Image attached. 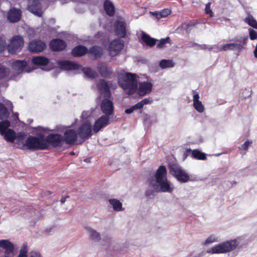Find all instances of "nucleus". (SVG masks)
Returning a JSON list of instances; mask_svg holds the SVG:
<instances>
[{
	"instance_id": "38",
	"label": "nucleus",
	"mask_w": 257,
	"mask_h": 257,
	"mask_svg": "<svg viewBox=\"0 0 257 257\" xmlns=\"http://www.w3.org/2000/svg\"><path fill=\"white\" fill-rule=\"evenodd\" d=\"M89 53L93 55L94 57H98L102 53V50L98 47H93L90 50Z\"/></svg>"
},
{
	"instance_id": "24",
	"label": "nucleus",
	"mask_w": 257,
	"mask_h": 257,
	"mask_svg": "<svg viewBox=\"0 0 257 257\" xmlns=\"http://www.w3.org/2000/svg\"><path fill=\"white\" fill-rule=\"evenodd\" d=\"M87 233L89 235V238L95 242L99 241L101 239L100 234L96 230L91 228L90 227H86Z\"/></svg>"
},
{
	"instance_id": "32",
	"label": "nucleus",
	"mask_w": 257,
	"mask_h": 257,
	"mask_svg": "<svg viewBox=\"0 0 257 257\" xmlns=\"http://www.w3.org/2000/svg\"><path fill=\"white\" fill-rule=\"evenodd\" d=\"M245 23L250 26L257 29V22L251 15H248L244 20Z\"/></svg>"
},
{
	"instance_id": "41",
	"label": "nucleus",
	"mask_w": 257,
	"mask_h": 257,
	"mask_svg": "<svg viewBox=\"0 0 257 257\" xmlns=\"http://www.w3.org/2000/svg\"><path fill=\"white\" fill-rule=\"evenodd\" d=\"M15 254L14 245L5 250V257H14Z\"/></svg>"
},
{
	"instance_id": "8",
	"label": "nucleus",
	"mask_w": 257,
	"mask_h": 257,
	"mask_svg": "<svg viewBox=\"0 0 257 257\" xmlns=\"http://www.w3.org/2000/svg\"><path fill=\"white\" fill-rule=\"evenodd\" d=\"M241 238L237 237L234 239L228 240L219 243L211 247L207 251L210 253H223L234 249L240 242Z\"/></svg>"
},
{
	"instance_id": "2",
	"label": "nucleus",
	"mask_w": 257,
	"mask_h": 257,
	"mask_svg": "<svg viewBox=\"0 0 257 257\" xmlns=\"http://www.w3.org/2000/svg\"><path fill=\"white\" fill-rule=\"evenodd\" d=\"M167 169L164 166H161L155 174V180L150 182V186L156 192H172L174 189L173 184L168 180Z\"/></svg>"
},
{
	"instance_id": "50",
	"label": "nucleus",
	"mask_w": 257,
	"mask_h": 257,
	"mask_svg": "<svg viewBox=\"0 0 257 257\" xmlns=\"http://www.w3.org/2000/svg\"><path fill=\"white\" fill-rule=\"evenodd\" d=\"M253 54L254 57L257 58V44L256 45L255 48L253 51Z\"/></svg>"
},
{
	"instance_id": "25",
	"label": "nucleus",
	"mask_w": 257,
	"mask_h": 257,
	"mask_svg": "<svg viewBox=\"0 0 257 257\" xmlns=\"http://www.w3.org/2000/svg\"><path fill=\"white\" fill-rule=\"evenodd\" d=\"M186 153H191L192 157L198 160H204L206 159L205 154L201 152L198 150L192 151L191 149H188L186 150Z\"/></svg>"
},
{
	"instance_id": "45",
	"label": "nucleus",
	"mask_w": 257,
	"mask_h": 257,
	"mask_svg": "<svg viewBox=\"0 0 257 257\" xmlns=\"http://www.w3.org/2000/svg\"><path fill=\"white\" fill-rule=\"evenodd\" d=\"M7 72V69L2 65H0V78H3L6 76Z\"/></svg>"
},
{
	"instance_id": "10",
	"label": "nucleus",
	"mask_w": 257,
	"mask_h": 257,
	"mask_svg": "<svg viewBox=\"0 0 257 257\" xmlns=\"http://www.w3.org/2000/svg\"><path fill=\"white\" fill-rule=\"evenodd\" d=\"M48 149L47 144L42 136H29L26 139V150H42Z\"/></svg>"
},
{
	"instance_id": "46",
	"label": "nucleus",
	"mask_w": 257,
	"mask_h": 257,
	"mask_svg": "<svg viewBox=\"0 0 257 257\" xmlns=\"http://www.w3.org/2000/svg\"><path fill=\"white\" fill-rule=\"evenodd\" d=\"M29 257H42V255L40 252L33 250L30 252Z\"/></svg>"
},
{
	"instance_id": "37",
	"label": "nucleus",
	"mask_w": 257,
	"mask_h": 257,
	"mask_svg": "<svg viewBox=\"0 0 257 257\" xmlns=\"http://www.w3.org/2000/svg\"><path fill=\"white\" fill-rule=\"evenodd\" d=\"M14 245L11 242L8 240L2 239L0 240V247L5 249V250L10 248Z\"/></svg>"
},
{
	"instance_id": "30",
	"label": "nucleus",
	"mask_w": 257,
	"mask_h": 257,
	"mask_svg": "<svg viewBox=\"0 0 257 257\" xmlns=\"http://www.w3.org/2000/svg\"><path fill=\"white\" fill-rule=\"evenodd\" d=\"M143 42L150 47L153 46L156 43V40L150 37L148 35L143 33L141 37Z\"/></svg>"
},
{
	"instance_id": "7",
	"label": "nucleus",
	"mask_w": 257,
	"mask_h": 257,
	"mask_svg": "<svg viewBox=\"0 0 257 257\" xmlns=\"http://www.w3.org/2000/svg\"><path fill=\"white\" fill-rule=\"evenodd\" d=\"M248 40L247 37H244L240 40H235L236 42H240V43H227L220 46H214L213 47H209L206 45L199 46L200 49H214L216 51H227L228 50H237L239 51L242 50L244 47L243 45L246 44Z\"/></svg>"
},
{
	"instance_id": "26",
	"label": "nucleus",
	"mask_w": 257,
	"mask_h": 257,
	"mask_svg": "<svg viewBox=\"0 0 257 257\" xmlns=\"http://www.w3.org/2000/svg\"><path fill=\"white\" fill-rule=\"evenodd\" d=\"M153 16H155L157 19L166 18L171 13V11L169 9H165L159 12L151 13Z\"/></svg>"
},
{
	"instance_id": "52",
	"label": "nucleus",
	"mask_w": 257,
	"mask_h": 257,
	"mask_svg": "<svg viewBox=\"0 0 257 257\" xmlns=\"http://www.w3.org/2000/svg\"><path fill=\"white\" fill-rule=\"evenodd\" d=\"M61 202H62V203H63L64 202H65V199H61Z\"/></svg>"
},
{
	"instance_id": "48",
	"label": "nucleus",
	"mask_w": 257,
	"mask_h": 257,
	"mask_svg": "<svg viewBox=\"0 0 257 257\" xmlns=\"http://www.w3.org/2000/svg\"><path fill=\"white\" fill-rule=\"evenodd\" d=\"M144 105L143 104V102L142 101L138 103L137 104H136V105H135L134 106L135 107V109H140V108H141L142 107H143V106H144Z\"/></svg>"
},
{
	"instance_id": "39",
	"label": "nucleus",
	"mask_w": 257,
	"mask_h": 257,
	"mask_svg": "<svg viewBox=\"0 0 257 257\" xmlns=\"http://www.w3.org/2000/svg\"><path fill=\"white\" fill-rule=\"evenodd\" d=\"M27 252H28V246L27 244L24 243L23 244L20 253L18 255V257H27Z\"/></svg>"
},
{
	"instance_id": "21",
	"label": "nucleus",
	"mask_w": 257,
	"mask_h": 257,
	"mask_svg": "<svg viewBox=\"0 0 257 257\" xmlns=\"http://www.w3.org/2000/svg\"><path fill=\"white\" fill-rule=\"evenodd\" d=\"M26 135L24 133H19L17 134L15 143L16 144L17 147L19 149L22 150H26Z\"/></svg>"
},
{
	"instance_id": "51",
	"label": "nucleus",
	"mask_w": 257,
	"mask_h": 257,
	"mask_svg": "<svg viewBox=\"0 0 257 257\" xmlns=\"http://www.w3.org/2000/svg\"><path fill=\"white\" fill-rule=\"evenodd\" d=\"M141 101L143 102V104L145 105V104L148 103L149 102V99L146 98V99H144V100H142Z\"/></svg>"
},
{
	"instance_id": "9",
	"label": "nucleus",
	"mask_w": 257,
	"mask_h": 257,
	"mask_svg": "<svg viewBox=\"0 0 257 257\" xmlns=\"http://www.w3.org/2000/svg\"><path fill=\"white\" fill-rule=\"evenodd\" d=\"M59 67L64 70H81L86 76L89 78H94L96 73L89 68H82L77 63L69 61H62L58 63Z\"/></svg>"
},
{
	"instance_id": "27",
	"label": "nucleus",
	"mask_w": 257,
	"mask_h": 257,
	"mask_svg": "<svg viewBox=\"0 0 257 257\" xmlns=\"http://www.w3.org/2000/svg\"><path fill=\"white\" fill-rule=\"evenodd\" d=\"M32 63L38 66H42L46 65L48 62V60L43 57H37L33 58L32 60Z\"/></svg>"
},
{
	"instance_id": "49",
	"label": "nucleus",
	"mask_w": 257,
	"mask_h": 257,
	"mask_svg": "<svg viewBox=\"0 0 257 257\" xmlns=\"http://www.w3.org/2000/svg\"><path fill=\"white\" fill-rule=\"evenodd\" d=\"M135 109V107L133 106H132L131 108L126 109L125 110V112L126 113L130 114V113H132Z\"/></svg>"
},
{
	"instance_id": "47",
	"label": "nucleus",
	"mask_w": 257,
	"mask_h": 257,
	"mask_svg": "<svg viewBox=\"0 0 257 257\" xmlns=\"http://www.w3.org/2000/svg\"><path fill=\"white\" fill-rule=\"evenodd\" d=\"M144 105L143 104V102L142 101L138 103L137 104H136V105H135L134 106L135 107V109H140V108H141L142 107H143V106H144Z\"/></svg>"
},
{
	"instance_id": "28",
	"label": "nucleus",
	"mask_w": 257,
	"mask_h": 257,
	"mask_svg": "<svg viewBox=\"0 0 257 257\" xmlns=\"http://www.w3.org/2000/svg\"><path fill=\"white\" fill-rule=\"evenodd\" d=\"M87 52V48L81 45L75 47L72 51L73 55L76 56L83 55L85 54Z\"/></svg>"
},
{
	"instance_id": "40",
	"label": "nucleus",
	"mask_w": 257,
	"mask_h": 257,
	"mask_svg": "<svg viewBox=\"0 0 257 257\" xmlns=\"http://www.w3.org/2000/svg\"><path fill=\"white\" fill-rule=\"evenodd\" d=\"M167 44H170L169 37L160 40L159 43L157 44V47L159 48H163L166 47Z\"/></svg>"
},
{
	"instance_id": "23",
	"label": "nucleus",
	"mask_w": 257,
	"mask_h": 257,
	"mask_svg": "<svg viewBox=\"0 0 257 257\" xmlns=\"http://www.w3.org/2000/svg\"><path fill=\"white\" fill-rule=\"evenodd\" d=\"M50 47L54 51H61L66 47V44L60 39H55L51 42Z\"/></svg>"
},
{
	"instance_id": "19",
	"label": "nucleus",
	"mask_w": 257,
	"mask_h": 257,
	"mask_svg": "<svg viewBox=\"0 0 257 257\" xmlns=\"http://www.w3.org/2000/svg\"><path fill=\"white\" fill-rule=\"evenodd\" d=\"M45 44L41 41H34L30 43L28 49L32 52H39L44 49Z\"/></svg>"
},
{
	"instance_id": "20",
	"label": "nucleus",
	"mask_w": 257,
	"mask_h": 257,
	"mask_svg": "<svg viewBox=\"0 0 257 257\" xmlns=\"http://www.w3.org/2000/svg\"><path fill=\"white\" fill-rule=\"evenodd\" d=\"M193 106L194 109L199 113L204 111V106L199 100V95L195 92H194L193 96Z\"/></svg>"
},
{
	"instance_id": "54",
	"label": "nucleus",
	"mask_w": 257,
	"mask_h": 257,
	"mask_svg": "<svg viewBox=\"0 0 257 257\" xmlns=\"http://www.w3.org/2000/svg\"><path fill=\"white\" fill-rule=\"evenodd\" d=\"M9 103H10V105L12 106V103H11L10 102H9Z\"/></svg>"
},
{
	"instance_id": "43",
	"label": "nucleus",
	"mask_w": 257,
	"mask_h": 257,
	"mask_svg": "<svg viewBox=\"0 0 257 257\" xmlns=\"http://www.w3.org/2000/svg\"><path fill=\"white\" fill-rule=\"evenodd\" d=\"M252 143L251 141L247 140L241 145L240 149L247 151L248 149V147L251 145Z\"/></svg>"
},
{
	"instance_id": "1",
	"label": "nucleus",
	"mask_w": 257,
	"mask_h": 257,
	"mask_svg": "<svg viewBox=\"0 0 257 257\" xmlns=\"http://www.w3.org/2000/svg\"><path fill=\"white\" fill-rule=\"evenodd\" d=\"M90 115L89 111H83L80 120L76 119L71 126L63 128V139L66 144H73L78 137L87 139L92 135Z\"/></svg>"
},
{
	"instance_id": "31",
	"label": "nucleus",
	"mask_w": 257,
	"mask_h": 257,
	"mask_svg": "<svg viewBox=\"0 0 257 257\" xmlns=\"http://www.w3.org/2000/svg\"><path fill=\"white\" fill-rule=\"evenodd\" d=\"M104 8L106 13L110 16L113 15L114 13V8L111 2L106 1L104 4Z\"/></svg>"
},
{
	"instance_id": "34",
	"label": "nucleus",
	"mask_w": 257,
	"mask_h": 257,
	"mask_svg": "<svg viewBox=\"0 0 257 257\" xmlns=\"http://www.w3.org/2000/svg\"><path fill=\"white\" fill-rule=\"evenodd\" d=\"M9 116V112L5 105L0 103V119L7 118Z\"/></svg>"
},
{
	"instance_id": "13",
	"label": "nucleus",
	"mask_w": 257,
	"mask_h": 257,
	"mask_svg": "<svg viewBox=\"0 0 257 257\" xmlns=\"http://www.w3.org/2000/svg\"><path fill=\"white\" fill-rule=\"evenodd\" d=\"M44 141L47 144L48 149L50 146L53 147L61 146L64 142L63 137L58 134H51L47 136Z\"/></svg>"
},
{
	"instance_id": "22",
	"label": "nucleus",
	"mask_w": 257,
	"mask_h": 257,
	"mask_svg": "<svg viewBox=\"0 0 257 257\" xmlns=\"http://www.w3.org/2000/svg\"><path fill=\"white\" fill-rule=\"evenodd\" d=\"M21 17V12L20 10L12 9L8 14V19L10 22L15 23L19 21Z\"/></svg>"
},
{
	"instance_id": "3",
	"label": "nucleus",
	"mask_w": 257,
	"mask_h": 257,
	"mask_svg": "<svg viewBox=\"0 0 257 257\" xmlns=\"http://www.w3.org/2000/svg\"><path fill=\"white\" fill-rule=\"evenodd\" d=\"M118 83L128 94L134 93L137 90L138 76L136 74L122 72L118 74Z\"/></svg>"
},
{
	"instance_id": "12",
	"label": "nucleus",
	"mask_w": 257,
	"mask_h": 257,
	"mask_svg": "<svg viewBox=\"0 0 257 257\" xmlns=\"http://www.w3.org/2000/svg\"><path fill=\"white\" fill-rule=\"evenodd\" d=\"M123 42L119 39L111 41L107 48L109 55L112 57L117 55L123 49Z\"/></svg>"
},
{
	"instance_id": "15",
	"label": "nucleus",
	"mask_w": 257,
	"mask_h": 257,
	"mask_svg": "<svg viewBox=\"0 0 257 257\" xmlns=\"http://www.w3.org/2000/svg\"><path fill=\"white\" fill-rule=\"evenodd\" d=\"M109 116L102 115L98 118L94 122L93 128L91 127L92 132L95 133L98 132L102 128L105 127L108 124Z\"/></svg>"
},
{
	"instance_id": "44",
	"label": "nucleus",
	"mask_w": 257,
	"mask_h": 257,
	"mask_svg": "<svg viewBox=\"0 0 257 257\" xmlns=\"http://www.w3.org/2000/svg\"><path fill=\"white\" fill-rule=\"evenodd\" d=\"M210 5H211V3H208L206 5L205 13L209 15L210 16V17H212L213 16V12L212 11V10L210 9Z\"/></svg>"
},
{
	"instance_id": "18",
	"label": "nucleus",
	"mask_w": 257,
	"mask_h": 257,
	"mask_svg": "<svg viewBox=\"0 0 257 257\" xmlns=\"http://www.w3.org/2000/svg\"><path fill=\"white\" fill-rule=\"evenodd\" d=\"M153 84L149 81L140 83L138 88V93L140 95L144 96L152 91Z\"/></svg>"
},
{
	"instance_id": "36",
	"label": "nucleus",
	"mask_w": 257,
	"mask_h": 257,
	"mask_svg": "<svg viewBox=\"0 0 257 257\" xmlns=\"http://www.w3.org/2000/svg\"><path fill=\"white\" fill-rule=\"evenodd\" d=\"M98 69L101 75L103 76H106L109 73V69L105 64H100L98 66Z\"/></svg>"
},
{
	"instance_id": "29",
	"label": "nucleus",
	"mask_w": 257,
	"mask_h": 257,
	"mask_svg": "<svg viewBox=\"0 0 257 257\" xmlns=\"http://www.w3.org/2000/svg\"><path fill=\"white\" fill-rule=\"evenodd\" d=\"M109 202L112 206L114 210L116 211H121L123 210L122 203L120 201L115 199H111L109 200Z\"/></svg>"
},
{
	"instance_id": "33",
	"label": "nucleus",
	"mask_w": 257,
	"mask_h": 257,
	"mask_svg": "<svg viewBox=\"0 0 257 257\" xmlns=\"http://www.w3.org/2000/svg\"><path fill=\"white\" fill-rule=\"evenodd\" d=\"M159 65L162 69L173 67L174 66V62L171 60H162L160 62Z\"/></svg>"
},
{
	"instance_id": "14",
	"label": "nucleus",
	"mask_w": 257,
	"mask_h": 257,
	"mask_svg": "<svg viewBox=\"0 0 257 257\" xmlns=\"http://www.w3.org/2000/svg\"><path fill=\"white\" fill-rule=\"evenodd\" d=\"M126 24L122 18H118L114 24V28L115 34L120 37H124L126 35Z\"/></svg>"
},
{
	"instance_id": "4",
	"label": "nucleus",
	"mask_w": 257,
	"mask_h": 257,
	"mask_svg": "<svg viewBox=\"0 0 257 257\" xmlns=\"http://www.w3.org/2000/svg\"><path fill=\"white\" fill-rule=\"evenodd\" d=\"M96 87L100 93V97L105 98L101 103V110L105 115L109 116L112 113L113 108L112 101L108 98L110 96L109 87L103 80H100Z\"/></svg>"
},
{
	"instance_id": "16",
	"label": "nucleus",
	"mask_w": 257,
	"mask_h": 257,
	"mask_svg": "<svg viewBox=\"0 0 257 257\" xmlns=\"http://www.w3.org/2000/svg\"><path fill=\"white\" fill-rule=\"evenodd\" d=\"M13 69L18 73L22 72H30L32 71L28 69L27 62L25 61L17 60L12 63Z\"/></svg>"
},
{
	"instance_id": "42",
	"label": "nucleus",
	"mask_w": 257,
	"mask_h": 257,
	"mask_svg": "<svg viewBox=\"0 0 257 257\" xmlns=\"http://www.w3.org/2000/svg\"><path fill=\"white\" fill-rule=\"evenodd\" d=\"M250 39L254 40L257 39V32L251 29H248Z\"/></svg>"
},
{
	"instance_id": "6",
	"label": "nucleus",
	"mask_w": 257,
	"mask_h": 257,
	"mask_svg": "<svg viewBox=\"0 0 257 257\" xmlns=\"http://www.w3.org/2000/svg\"><path fill=\"white\" fill-rule=\"evenodd\" d=\"M169 168L170 174L181 183L201 180L200 177L195 174H189L186 170L178 165L172 164L170 165Z\"/></svg>"
},
{
	"instance_id": "11",
	"label": "nucleus",
	"mask_w": 257,
	"mask_h": 257,
	"mask_svg": "<svg viewBox=\"0 0 257 257\" xmlns=\"http://www.w3.org/2000/svg\"><path fill=\"white\" fill-rule=\"evenodd\" d=\"M10 125V122L8 120L0 122V134L7 142L14 143L17 134L13 130L8 128Z\"/></svg>"
},
{
	"instance_id": "35",
	"label": "nucleus",
	"mask_w": 257,
	"mask_h": 257,
	"mask_svg": "<svg viewBox=\"0 0 257 257\" xmlns=\"http://www.w3.org/2000/svg\"><path fill=\"white\" fill-rule=\"evenodd\" d=\"M219 238L218 236L212 234L209 236L204 241V245H208L210 243H212L215 242H218L219 241Z\"/></svg>"
},
{
	"instance_id": "5",
	"label": "nucleus",
	"mask_w": 257,
	"mask_h": 257,
	"mask_svg": "<svg viewBox=\"0 0 257 257\" xmlns=\"http://www.w3.org/2000/svg\"><path fill=\"white\" fill-rule=\"evenodd\" d=\"M24 45L23 39L21 36H15L10 40V44L7 47L8 52L5 53L7 50L5 39L4 37H0V53H4V56H7L9 54H15L21 51Z\"/></svg>"
},
{
	"instance_id": "53",
	"label": "nucleus",
	"mask_w": 257,
	"mask_h": 257,
	"mask_svg": "<svg viewBox=\"0 0 257 257\" xmlns=\"http://www.w3.org/2000/svg\"><path fill=\"white\" fill-rule=\"evenodd\" d=\"M46 231H47L48 232H51V230H50V229L49 231H48V230L47 229V230H46Z\"/></svg>"
},
{
	"instance_id": "17",
	"label": "nucleus",
	"mask_w": 257,
	"mask_h": 257,
	"mask_svg": "<svg viewBox=\"0 0 257 257\" xmlns=\"http://www.w3.org/2000/svg\"><path fill=\"white\" fill-rule=\"evenodd\" d=\"M28 9L31 13L39 17H40L42 14V9L38 0H29Z\"/></svg>"
}]
</instances>
